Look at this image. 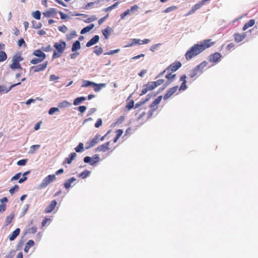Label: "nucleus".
<instances>
[{"label":"nucleus","mask_w":258,"mask_h":258,"mask_svg":"<svg viewBox=\"0 0 258 258\" xmlns=\"http://www.w3.org/2000/svg\"><path fill=\"white\" fill-rule=\"evenodd\" d=\"M56 177L54 174H50L45 177L43 180L41 184H40V187L42 188H44L46 187L50 183H51L53 180H55Z\"/></svg>","instance_id":"4"},{"label":"nucleus","mask_w":258,"mask_h":258,"mask_svg":"<svg viewBox=\"0 0 258 258\" xmlns=\"http://www.w3.org/2000/svg\"><path fill=\"white\" fill-rule=\"evenodd\" d=\"M43 60H44L43 59L40 58L39 57L38 58H34L30 61V63L31 64H36L39 63H40L41 62H42Z\"/></svg>","instance_id":"43"},{"label":"nucleus","mask_w":258,"mask_h":258,"mask_svg":"<svg viewBox=\"0 0 258 258\" xmlns=\"http://www.w3.org/2000/svg\"><path fill=\"white\" fill-rule=\"evenodd\" d=\"M40 147V145H32L30 147V153L33 154L35 152V151Z\"/></svg>","instance_id":"44"},{"label":"nucleus","mask_w":258,"mask_h":258,"mask_svg":"<svg viewBox=\"0 0 258 258\" xmlns=\"http://www.w3.org/2000/svg\"><path fill=\"white\" fill-rule=\"evenodd\" d=\"M139 7L137 5H135L132 6L130 9H129L130 12H134L138 11Z\"/></svg>","instance_id":"64"},{"label":"nucleus","mask_w":258,"mask_h":258,"mask_svg":"<svg viewBox=\"0 0 258 258\" xmlns=\"http://www.w3.org/2000/svg\"><path fill=\"white\" fill-rule=\"evenodd\" d=\"M197 76H200V75L198 74V73H197V71H196V70H195V68H194L192 70H191L190 71L189 77L190 78H193Z\"/></svg>","instance_id":"46"},{"label":"nucleus","mask_w":258,"mask_h":258,"mask_svg":"<svg viewBox=\"0 0 258 258\" xmlns=\"http://www.w3.org/2000/svg\"><path fill=\"white\" fill-rule=\"evenodd\" d=\"M57 13L56 10L54 8H50L47 11L44 12L43 14L46 17H50L54 16Z\"/></svg>","instance_id":"21"},{"label":"nucleus","mask_w":258,"mask_h":258,"mask_svg":"<svg viewBox=\"0 0 258 258\" xmlns=\"http://www.w3.org/2000/svg\"><path fill=\"white\" fill-rule=\"evenodd\" d=\"M178 88V86L170 88L169 89L166 93L164 94L163 98L164 100H166L170 98L174 93H175Z\"/></svg>","instance_id":"10"},{"label":"nucleus","mask_w":258,"mask_h":258,"mask_svg":"<svg viewBox=\"0 0 258 258\" xmlns=\"http://www.w3.org/2000/svg\"><path fill=\"white\" fill-rule=\"evenodd\" d=\"M255 24V20L254 19H251L248 22L246 23L242 28L243 31L247 30L248 28L253 26Z\"/></svg>","instance_id":"28"},{"label":"nucleus","mask_w":258,"mask_h":258,"mask_svg":"<svg viewBox=\"0 0 258 258\" xmlns=\"http://www.w3.org/2000/svg\"><path fill=\"white\" fill-rule=\"evenodd\" d=\"M41 12L39 11H35L33 14V16L34 18H35L37 20H40L41 18Z\"/></svg>","instance_id":"48"},{"label":"nucleus","mask_w":258,"mask_h":258,"mask_svg":"<svg viewBox=\"0 0 258 258\" xmlns=\"http://www.w3.org/2000/svg\"><path fill=\"white\" fill-rule=\"evenodd\" d=\"M134 106V102L133 100L130 101L128 102L126 106V107L128 109V110H130Z\"/></svg>","instance_id":"53"},{"label":"nucleus","mask_w":258,"mask_h":258,"mask_svg":"<svg viewBox=\"0 0 258 258\" xmlns=\"http://www.w3.org/2000/svg\"><path fill=\"white\" fill-rule=\"evenodd\" d=\"M118 3H119L118 2H116L115 4L111 5V6H109L106 8L103 9V11L105 12L111 11V10H112L113 9L115 8L117 6V5H118Z\"/></svg>","instance_id":"39"},{"label":"nucleus","mask_w":258,"mask_h":258,"mask_svg":"<svg viewBox=\"0 0 258 258\" xmlns=\"http://www.w3.org/2000/svg\"><path fill=\"white\" fill-rule=\"evenodd\" d=\"M108 16L109 14H108L105 17L100 18L98 21V24L100 25L103 22L105 21V20L108 17Z\"/></svg>","instance_id":"61"},{"label":"nucleus","mask_w":258,"mask_h":258,"mask_svg":"<svg viewBox=\"0 0 258 258\" xmlns=\"http://www.w3.org/2000/svg\"><path fill=\"white\" fill-rule=\"evenodd\" d=\"M21 175V172L18 173L15 175H14L13 177H12L11 180L13 181V180L18 179L20 178Z\"/></svg>","instance_id":"63"},{"label":"nucleus","mask_w":258,"mask_h":258,"mask_svg":"<svg viewBox=\"0 0 258 258\" xmlns=\"http://www.w3.org/2000/svg\"><path fill=\"white\" fill-rule=\"evenodd\" d=\"M186 76L185 75H183L180 77L179 80L182 82V84L179 88V91H184L187 89V86L186 85Z\"/></svg>","instance_id":"17"},{"label":"nucleus","mask_w":258,"mask_h":258,"mask_svg":"<svg viewBox=\"0 0 258 258\" xmlns=\"http://www.w3.org/2000/svg\"><path fill=\"white\" fill-rule=\"evenodd\" d=\"M21 84V83H18L16 84H12L10 87L9 88H6L4 86L0 85V93L2 92L7 93H8L13 88L15 87L16 86L19 85Z\"/></svg>","instance_id":"20"},{"label":"nucleus","mask_w":258,"mask_h":258,"mask_svg":"<svg viewBox=\"0 0 258 258\" xmlns=\"http://www.w3.org/2000/svg\"><path fill=\"white\" fill-rule=\"evenodd\" d=\"M77 36L76 32L74 31L71 32L70 34L67 35V38L68 40H71Z\"/></svg>","instance_id":"47"},{"label":"nucleus","mask_w":258,"mask_h":258,"mask_svg":"<svg viewBox=\"0 0 258 258\" xmlns=\"http://www.w3.org/2000/svg\"><path fill=\"white\" fill-rule=\"evenodd\" d=\"M132 41V43L126 45L125 47H131V46H133L134 44H142V40H141L140 39H133Z\"/></svg>","instance_id":"37"},{"label":"nucleus","mask_w":258,"mask_h":258,"mask_svg":"<svg viewBox=\"0 0 258 258\" xmlns=\"http://www.w3.org/2000/svg\"><path fill=\"white\" fill-rule=\"evenodd\" d=\"M181 67V63L179 61H176L170 65H169L167 68V72L171 71V72H175L178 69H179Z\"/></svg>","instance_id":"7"},{"label":"nucleus","mask_w":258,"mask_h":258,"mask_svg":"<svg viewBox=\"0 0 258 258\" xmlns=\"http://www.w3.org/2000/svg\"><path fill=\"white\" fill-rule=\"evenodd\" d=\"M14 218V214L11 213L10 215H9L7 217L6 219V225H8L10 224L13 221V219Z\"/></svg>","instance_id":"38"},{"label":"nucleus","mask_w":258,"mask_h":258,"mask_svg":"<svg viewBox=\"0 0 258 258\" xmlns=\"http://www.w3.org/2000/svg\"><path fill=\"white\" fill-rule=\"evenodd\" d=\"M27 161V159L20 160L17 162V165L19 166H24L26 164Z\"/></svg>","instance_id":"56"},{"label":"nucleus","mask_w":258,"mask_h":258,"mask_svg":"<svg viewBox=\"0 0 258 258\" xmlns=\"http://www.w3.org/2000/svg\"><path fill=\"white\" fill-rule=\"evenodd\" d=\"M109 144L110 143L106 142L103 145L98 146L97 148V151L98 152H105L109 150Z\"/></svg>","instance_id":"19"},{"label":"nucleus","mask_w":258,"mask_h":258,"mask_svg":"<svg viewBox=\"0 0 258 258\" xmlns=\"http://www.w3.org/2000/svg\"><path fill=\"white\" fill-rule=\"evenodd\" d=\"M97 19V17L96 16H92L90 17L87 18L85 20H84V22L86 23H90L93 21H94Z\"/></svg>","instance_id":"49"},{"label":"nucleus","mask_w":258,"mask_h":258,"mask_svg":"<svg viewBox=\"0 0 258 258\" xmlns=\"http://www.w3.org/2000/svg\"><path fill=\"white\" fill-rule=\"evenodd\" d=\"M33 54L43 60L46 58L45 54L40 49H37L34 51Z\"/></svg>","instance_id":"24"},{"label":"nucleus","mask_w":258,"mask_h":258,"mask_svg":"<svg viewBox=\"0 0 258 258\" xmlns=\"http://www.w3.org/2000/svg\"><path fill=\"white\" fill-rule=\"evenodd\" d=\"M99 137V135H96L91 141L87 142L86 143L87 146L86 148L88 149L95 146L98 142Z\"/></svg>","instance_id":"16"},{"label":"nucleus","mask_w":258,"mask_h":258,"mask_svg":"<svg viewBox=\"0 0 258 258\" xmlns=\"http://www.w3.org/2000/svg\"><path fill=\"white\" fill-rule=\"evenodd\" d=\"M59 109L58 108L56 107H52L50 108L48 111V113L50 115H52L55 112L58 111Z\"/></svg>","instance_id":"54"},{"label":"nucleus","mask_w":258,"mask_h":258,"mask_svg":"<svg viewBox=\"0 0 258 258\" xmlns=\"http://www.w3.org/2000/svg\"><path fill=\"white\" fill-rule=\"evenodd\" d=\"M83 144L80 143L79 145L75 148V150L77 152H81L83 151Z\"/></svg>","instance_id":"45"},{"label":"nucleus","mask_w":258,"mask_h":258,"mask_svg":"<svg viewBox=\"0 0 258 258\" xmlns=\"http://www.w3.org/2000/svg\"><path fill=\"white\" fill-rule=\"evenodd\" d=\"M93 86H94V90L95 92H98L101 90V89L102 87H105L106 86V84H96L95 83H94V85H93Z\"/></svg>","instance_id":"30"},{"label":"nucleus","mask_w":258,"mask_h":258,"mask_svg":"<svg viewBox=\"0 0 258 258\" xmlns=\"http://www.w3.org/2000/svg\"><path fill=\"white\" fill-rule=\"evenodd\" d=\"M161 45V44L160 43H158V44H154L152 46H151L150 47V50L153 51V52H154L155 51L156 49H157V48Z\"/></svg>","instance_id":"59"},{"label":"nucleus","mask_w":258,"mask_h":258,"mask_svg":"<svg viewBox=\"0 0 258 258\" xmlns=\"http://www.w3.org/2000/svg\"><path fill=\"white\" fill-rule=\"evenodd\" d=\"M20 229L18 228H16L10 235L9 239L10 241L14 240L20 234Z\"/></svg>","instance_id":"25"},{"label":"nucleus","mask_w":258,"mask_h":258,"mask_svg":"<svg viewBox=\"0 0 258 258\" xmlns=\"http://www.w3.org/2000/svg\"><path fill=\"white\" fill-rule=\"evenodd\" d=\"M246 34L245 33H235L233 35V37L235 42L238 43L243 41L246 37Z\"/></svg>","instance_id":"12"},{"label":"nucleus","mask_w":258,"mask_h":258,"mask_svg":"<svg viewBox=\"0 0 258 258\" xmlns=\"http://www.w3.org/2000/svg\"><path fill=\"white\" fill-rule=\"evenodd\" d=\"M57 205V202L56 200H54L51 201L50 204L45 208V213H51L55 208Z\"/></svg>","instance_id":"14"},{"label":"nucleus","mask_w":258,"mask_h":258,"mask_svg":"<svg viewBox=\"0 0 258 258\" xmlns=\"http://www.w3.org/2000/svg\"><path fill=\"white\" fill-rule=\"evenodd\" d=\"M58 30L63 33H66L68 31L67 27L63 25L62 26H60L58 27Z\"/></svg>","instance_id":"51"},{"label":"nucleus","mask_w":258,"mask_h":258,"mask_svg":"<svg viewBox=\"0 0 258 258\" xmlns=\"http://www.w3.org/2000/svg\"><path fill=\"white\" fill-rule=\"evenodd\" d=\"M23 60V58L20 54H15L12 59V63L10 65V68L12 70L21 69L22 68L21 67L20 62Z\"/></svg>","instance_id":"2"},{"label":"nucleus","mask_w":258,"mask_h":258,"mask_svg":"<svg viewBox=\"0 0 258 258\" xmlns=\"http://www.w3.org/2000/svg\"><path fill=\"white\" fill-rule=\"evenodd\" d=\"M48 64V61H46L42 64L32 66L30 68V71H33L34 73L43 71L46 68Z\"/></svg>","instance_id":"5"},{"label":"nucleus","mask_w":258,"mask_h":258,"mask_svg":"<svg viewBox=\"0 0 258 258\" xmlns=\"http://www.w3.org/2000/svg\"><path fill=\"white\" fill-rule=\"evenodd\" d=\"M203 6V5L201 2V1L199 2L198 3L196 4L192 7L191 10L188 11V12L186 15H185V16H187L195 13L197 10L200 9Z\"/></svg>","instance_id":"13"},{"label":"nucleus","mask_w":258,"mask_h":258,"mask_svg":"<svg viewBox=\"0 0 258 258\" xmlns=\"http://www.w3.org/2000/svg\"><path fill=\"white\" fill-rule=\"evenodd\" d=\"M80 47V43L79 41L77 40L73 43L72 47V51H75L76 50L79 49Z\"/></svg>","instance_id":"33"},{"label":"nucleus","mask_w":258,"mask_h":258,"mask_svg":"<svg viewBox=\"0 0 258 258\" xmlns=\"http://www.w3.org/2000/svg\"><path fill=\"white\" fill-rule=\"evenodd\" d=\"M86 100V98L85 97H80L76 98L74 101V105H78L82 102L85 101Z\"/></svg>","instance_id":"36"},{"label":"nucleus","mask_w":258,"mask_h":258,"mask_svg":"<svg viewBox=\"0 0 258 258\" xmlns=\"http://www.w3.org/2000/svg\"><path fill=\"white\" fill-rule=\"evenodd\" d=\"M34 245V242L32 240H29L25 244L24 251L28 252L30 248Z\"/></svg>","instance_id":"29"},{"label":"nucleus","mask_w":258,"mask_h":258,"mask_svg":"<svg viewBox=\"0 0 258 258\" xmlns=\"http://www.w3.org/2000/svg\"><path fill=\"white\" fill-rule=\"evenodd\" d=\"M207 65V62L206 61H203L194 68L196 70L198 74L200 75L203 72V70Z\"/></svg>","instance_id":"18"},{"label":"nucleus","mask_w":258,"mask_h":258,"mask_svg":"<svg viewBox=\"0 0 258 258\" xmlns=\"http://www.w3.org/2000/svg\"><path fill=\"white\" fill-rule=\"evenodd\" d=\"M77 156V154L76 153H71L69 156L66 158V159L63 162V164L68 163L69 164H71L72 161L76 158Z\"/></svg>","instance_id":"23"},{"label":"nucleus","mask_w":258,"mask_h":258,"mask_svg":"<svg viewBox=\"0 0 258 258\" xmlns=\"http://www.w3.org/2000/svg\"><path fill=\"white\" fill-rule=\"evenodd\" d=\"M99 161L100 158L97 155H95L93 158L87 156L84 159V161L85 163H89L92 166H94L96 163L98 162Z\"/></svg>","instance_id":"8"},{"label":"nucleus","mask_w":258,"mask_h":258,"mask_svg":"<svg viewBox=\"0 0 258 258\" xmlns=\"http://www.w3.org/2000/svg\"><path fill=\"white\" fill-rule=\"evenodd\" d=\"M166 75H165V78L167 79V81L166 82V84L169 85L171 82L173 81L176 77V74H173V72H166Z\"/></svg>","instance_id":"15"},{"label":"nucleus","mask_w":258,"mask_h":258,"mask_svg":"<svg viewBox=\"0 0 258 258\" xmlns=\"http://www.w3.org/2000/svg\"><path fill=\"white\" fill-rule=\"evenodd\" d=\"M93 85H94V82L85 80V81H83V84L82 85V87H87L89 86H93Z\"/></svg>","instance_id":"42"},{"label":"nucleus","mask_w":258,"mask_h":258,"mask_svg":"<svg viewBox=\"0 0 258 258\" xmlns=\"http://www.w3.org/2000/svg\"><path fill=\"white\" fill-rule=\"evenodd\" d=\"M71 105V103H70L67 100H64V101L59 103L58 104V107L61 108H67V107H70Z\"/></svg>","instance_id":"32"},{"label":"nucleus","mask_w":258,"mask_h":258,"mask_svg":"<svg viewBox=\"0 0 258 258\" xmlns=\"http://www.w3.org/2000/svg\"><path fill=\"white\" fill-rule=\"evenodd\" d=\"M215 43V42H211V39H208L201 42L200 44H195L185 53L184 56L186 60H190Z\"/></svg>","instance_id":"1"},{"label":"nucleus","mask_w":258,"mask_h":258,"mask_svg":"<svg viewBox=\"0 0 258 258\" xmlns=\"http://www.w3.org/2000/svg\"><path fill=\"white\" fill-rule=\"evenodd\" d=\"M164 82V80L163 79H159L156 81L153 82L154 85L156 88L158 86L162 84Z\"/></svg>","instance_id":"50"},{"label":"nucleus","mask_w":258,"mask_h":258,"mask_svg":"<svg viewBox=\"0 0 258 258\" xmlns=\"http://www.w3.org/2000/svg\"><path fill=\"white\" fill-rule=\"evenodd\" d=\"M111 32V28L109 27H107L105 29L102 30V32L103 35H104L105 39H108L109 38V36Z\"/></svg>","instance_id":"27"},{"label":"nucleus","mask_w":258,"mask_h":258,"mask_svg":"<svg viewBox=\"0 0 258 258\" xmlns=\"http://www.w3.org/2000/svg\"><path fill=\"white\" fill-rule=\"evenodd\" d=\"M37 229V227L36 226H34L30 228L28 230V232L29 233L34 234L36 232Z\"/></svg>","instance_id":"57"},{"label":"nucleus","mask_w":258,"mask_h":258,"mask_svg":"<svg viewBox=\"0 0 258 258\" xmlns=\"http://www.w3.org/2000/svg\"><path fill=\"white\" fill-rule=\"evenodd\" d=\"M90 174V172L87 170H85L79 174L78 177H81L83 179L86 178L89 176Z\"/></svg>","instance_id":"34"},{"label":"nucleus","mask_w":258,"mask_h":258,"mask_svg":"<svg viewBox=\"0 0 258 258\" xmlns=\"http://www.w3.org/2000/svg\"><path fill=\"white\" fill-rule=\"evenodd\" d=\"M221 57L222 55L220 53L215 52L209 56V60L212 62H218Z\"/></svg>","instance_id":"11"},{"label":"nucleus","mask_w":258,"mask_h":258,"mask_svg":"<svg viewBox=\"0 0 258 258\" xmlns=\"http://www.w3.org/2000/svg\"><path fill=\"white\" fill-rule=\"evenodd\" d=\"M7 59V55L4 51H0V62L4 61Z\"/></svg>","instance_id":"40"},{"label":"nucleus","mask_w":258,"mask_h":258,"mask_svg":"<svg viewBox=\"0 0 258 258\" xmlns=\"http://www.w3.org/2000/svg\"><path fill=\"white\" fill-rule=\"evenodd\" d=\"M94 27V24H91L89 26L84 28L81 31V34H83L87 32H89L91 29H92Z\"/></svg>","instance_id":"31"},{"label":"nucleus","mask_w":258,"mask_h":258,"mask_svg":"<svg viewBox=\"0 0 258 258\" xmlns=\"http://www.w3.org/2000/svg\"><path fill=\"white\" fill-rule=\"evenodd\" d=\"M19 187L18 185H15L9 190V192L11 195H13L15 191H17L19 189Z\"/></svg>","instance_id":"52"},{"label":"nucleus","mask_w":258,"mask_h":258,"mask_svg":"<svg viewBox=\"0 0 258 258\" xmlns=\"http://www.w3.org/2000/svg\"><path fill=\"white\" fill-rule=\"evenodd\" d=\"M162 99V96H159L155 99L153 103L150 105V110L147 113L148 118L151 117L154 112L158 108V105Z\"/></svg>","instance_id":"3"},{"label":"nucleus","mask_w":258,"mask_h":258,"mask_svg":"<svg viewBox=\"0 0 258 258\" xmlns=\"http://www.w3.org/2000/svg\"><path fill=\"white\" fill-rule=\"evenodd\" d=\"M76 180V179L74 177H71L69 179L67 180L64 183V187L66 189L69 188L71 186V184Z\"/></svg>","instance_id":"26"},{"label":"nucleus","mask_w":258,"mask_h":258,"mask_svg":"<svg viewBox=\"0 0 258 258\" xmlns=\"http://www.w3.org/2000/svg\"><path fill=\"white\" fill-rule=\"evenodd\" d=\"M18 45L19 47H21L22 46V45H24L25 47H26L27 45L24 40V39L21 38L20 40H19L18 42Z\"/></svg>","instance_id":"55"},{"label":"nucleus","mask_w":258,"mask_h":258,"mask_svg":"<svg viewBox=\"0 0 258 258\" xmlns=\"http://www.w3.org/2000/svg\"><path fill=\"white\" fill-rule=\"evenodd\" d=\"M177 9V7L175 6H172L169 7L167 8L163 11V13H168L171 12V11H174Z\"/></svg>","instance_id":"41"},{"label":"nucleus","mask_w":258,"mask_h":258,"mask_svg":"<svg viewBox=\"0 0 258 258\" xmlns=\"http://www.w3.org/2000/svg\"><path fill=\"white\" fill-rule=\"evenodd\" d=\"M130 13L129 9H127L125 12H124L123 13H122L120 15V18L121 19H124L125 17L128 15H129Z\"/></svg>","instance_id":"60"},{"label":"nucleus","mask_w":258,"mask_h":258,"mask_svg":"<svg viewBox=\"0 0 258 258\" xmlns=\"http://www.w3.org/2000/svg\"><path fill=\"white\" fill-rule=\"evenodd\" d=\"M54 47L56 48L57 51H59L60 53H63L66 47V43L63 41H60L58 43H55L54 44Z\"/></svg>","instance_id":"9"},{"label":"nucleus","mask_w":258,"mask_h":258,"mask_svg":"<svg viewBox=\"0 0 258 258\" xmlns=\"http://www.w3.org/2000/svg\"><path fill=\"white\" fill-rule=\"evenodd\" d=\"M156 88L153 82H150L143 86L141 95L146 94L148 91H152Z\"/></svg>","instance_id":"6"},{"label":"nucleus","mask_w":258,"mask_h":258,"mask_svg":"<svg viewBox=\"0 0 258 258\" xmlns=\"http://www.w3.org/2000/svg\"><path fill=\"white\" fill-rule=\"evenodd\" d=\"M62 53H60L59 51L56 52V51H54L52 57V58H55L59 57L61 55Z\"/></svg>","instance_id":"62"},{"label":"nucleus","mask_w":258,"mask_h":258,"mask_svg":"<svg viewBox=\"0 0 258 258\" xmlns=\"http://www.w3.org/2000/svg\"><path fill=\"white\" fill-rule=\"evenodd\" d=\"M99 37L98 35H95L92 39H91L87 43V47H90L98 42Z\"/></svg>","instance_id":"22"},{"label":"nucleus","mask_w":258,"mask_h":258,"mask_svg":"<svg viewBox=\"0 0 258 258\" xmlns=\"http://www.w3.org/2000/svg\"><path fill=\"white\" fill-rule=\"evenodd\" d=\"M94 52L96 55H99L103 52V49L101 46H96L94 48Z\"/></svg>","instance_id":"35"},{"label":"nucleus","mask_w":258,"mask_h":258,"mask_svg":"<svg viewBox=\"0 0 258 258\" xmlns=\"http://www.w3.org/2000/svg\"><path fill=\"white\" fill-rule=\"evenodd\" d=\"M102 121L101 118H99L97 119L96 122L95 124V126L96 128L99 127L100 126L102 125Z\"/></svg>","instance_id":"58"}]
</instances>
